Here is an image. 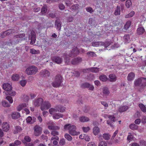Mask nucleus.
<instances>
[{
    "instance_id": "obj_60",
    "label": "nucleus",
    "mask_w": 146,
    "mask_h": 146,
    "mask_svg": "<svg viewBox=\"0 0 146 146\" xmlns=\"http://www.w3.org/2000/svg\"><path fill=\"white\" fill-rule=\"evenodd\" d=\"M118 132V130H116L113 133V134L112 136L111 139H113L116 136Z\"/></svg>"
},
{
    "instance_id": "obj_28",
    "label": "nucleus",
    "mask_w": 146,
    "mask_h": 146,
    "mask_svg": "<svg viewBox=\"0 0 146 146\" xmlns=\"http://www.w3.org/2000/svg\"><path fill=\"white\" fill-rule=\"evenodd\" d=\"M9 91V92H4L6 96L9 95L11 96H13L15 95L16 93L15 91L12 90H10Z\"/></svg>"
},
{
    "instance_id": "obj_64",
    "label": "nucleus",
    "mask_w": 146,
    "mask_h": 146,
    "mask_svg": "<svg viewBox=\"0 0 146 146\" xmlns=\"http://www.w3.org/2000/svg\"><path fill=\"white\" fill-rule=\"evenodd\" d=\"M47 11L46 8L44 7H43L42 9L41 13L42 14H44Z\"/></svg>"
},
{
    "instance_id": "obj_7",
    "label": "nucleus",
    "mask_w": 146,
    "mask_h": 146,
    "mask_svg": "<svg viewBox=\"0 0 146 146\" xmlns=\"http://www.w3.org/2000/svg\"><path fill=\"white\" fill-rule=\"evenodd\" d=\"M111 44L110 42H106L105 43L101 42H92V45L93 46L98 47L104 45L105 48H107V47L110 45ZM107 50H110V49L106 48Z\"/></svg>"
},
{
    "instance_id": "obj_18",
    "label": "nucleus",
    "mask_w": 146,
    "mask_h": 146,
    "mask_svg": "<svg viewBox=\"0 0 146 146\" xmlns=\"http://www.w3.org/2000/svg\"><path fill=\"white\" fill-rule=\"evenodd\" d=\"M42 102V99L41 98H38L35 100L33 102V104L36 106H37L41 104Z\"/></svg>"
},
{
    "instance_id": "obj_8",
    "label": "nucleus",
    "mask_w": 146,
    "mask_h": 146,
    "mask_svg": "<svg viewBox=\"0 0 146 146\" xmlns=\"http://www.w3.org/2000/svg\"><path fill=\"white\" fill-rule=\"evenodd\" d=\"M146 78H141L139 79L135 80L134 82V86L135 87L139 86L141 84L143 86H145L146 85Z\"/></svg>"
},
{
    "instance_id": "obj_15",
    "label": "nucleus",
    "mask_w": 146,
    "mask_h": 146,
    "mask_svg": "<svg viewBox=\"0 0 146 146\" xmlns=\"http://www.w3.org/2000/svg\"><path fill=\"white\" fill-rule=\"evenodd\" d=\"M51 134L53 136L51 138V140H52L54 139H56V140H58L59 137L58 136H56V135H58L59 134V133L58 131H53L51 133Z\"/></svg>"
},
{
    "instance_id": "obj_41",
    "label": "nucleus",
    "mask_w": 146,
    "mask_h": 146,
    "mask_svg": "<svg viewBox=\"0 0 146 146\" xmlns=\"http://www.w3.org/2000/svg\"><path fill=\"white\" fill-rule=\"evenodd\" d=\"M30 52L33 54H36L40 53V51L38 50H35L33 48H32L30 50Z\"/></svg>"
},
{
    "instance_id": "obj_38",
    "label": "nucleus",
    "mask_w": 146,
    "mask_h": 146,
    "mask_svg": "<svg viewBox=\"0 0 146 146\" xmlns=\"http://www.w3.org/2000/svg\"><path fill=\"white\" fill-rule=\"evenodd\" d=\"M135 12L133 11H131L129 13L125 15V17L126 18H131L133 17L135 15Z\"/></svg>"
},
{
    "instance_id": "obj_33",
    "label": "nucleus",
    "mask_w": 146,
    "mask_h": 146,
    "mask_svg": "<svg viewBox=\"0 0 146 146\" xmlns=\"http://www.w3.org/2000/svg\"><path fill=\"white\" fill-rule=\"evenodd\" d=\"M35 118H33L32 119V117L30 116L28 117L26 119L27 123H32L34 122L35 121Z\"/></svg>"
},
{
    "instance_id": "obj_55",
    "label": "nucleus",
    "mask_w": 146,
    "mask_h": 146,
    "mask_svg": "<svg viewBox=\"0 0 146 146\" xmlns=\"http://www.w3.org/2000/svg\"><path fill=\"white\" fill-rule=\"evenodd\" d=\"M55 25L57 27V29L58 30H60L61 28V25L60 22L57 21L55 22Z\"/></svg>"
},
{
    "instance_id": "obj_58",
    "label": "nucleus",
    "mask_w": 146,
    "mask_h": 146,
    "mask_svg": "<svg viewBox=\"0 0 146 146\" xmlns=\"http://www.w3.org/2000/svg\"><path fill=\"white\" fill-rule=\"evenodd\" d=\"M86 11L90 13H92L93 12V10L90 7H88L86 8Z\"/></svg>"
},
{
    "instance_id": "obj_36",
    "label": "nucleus",
    "mask_w": 146,
    "mask_h": 146,
    "mask_svg": "<svg viewBox=\"0 0 146 146\" xmlns=\"http://www.w3.org/2000/svg\"><path fill=\"white\" fill-rule=\"evenodd\" d=\"M110 80L111 82H114L116 80V77L114 74H111L109 76Z\"/></svg>"
},
{
    "instance_id": "obj_26",
    "label": "nucleus",
    "mask_w": 146,
    "mask_h": 146,
    "mask_svg": "<svg viewBox=\"0 0 146 146\" xmlns=\"http://www.w3.org/2000/svg\"><path fill=\"white\" fill-rule=\"evenodd\" d=\"M135 75L133 72L129 73L127 76V78L128 80L131 81L133 80L135 78Z\"/></svg>"
},
{
    "instance_id": "obj_5",
    "label": "nucleus",
    "mask_w": 146,
    "mask_h": 146,
    "mask_svg": "<svg viewBox=\"0 0 146 146\" xmlns=\"http://www.w3.org/2000/svg\"><path fill=\"white\" fill-rule=\"evenodd\" d=\"M62 78L60 75L56 76L54 82L52 83V86L54 87H57L60 86L62 81Z\"/></svg>"
},
{
    "instance_id": "obj_45",
    "label": "nucleus",
    "mask_w": 146,
    "mask_h": 146,
    "mask_svg": "<svg viewBox=\"0 0 146 146\" xmlns=\"http://www.w3.org/2000/svg\"><path fill=\"white\" fill-rule=\"evenodd\" d=\"M22 130V128L19 126H16L15 127V130L14 131V133H16Z\"/></svg>"
},
{
    "instance_id": "obj_29",
    "label": "nucleus",
    "mask_w": 146,
    "mask_h": 146,
    "mask_svg": "<svg viewBox=\"0 0 146 146\" xmlns=\"http://www.w3.org/2000/svg\"><path fill=\"white\" fill-rule=\"evenodd\" d=\"M1 104L2 106L4 107H9L11 106L10 104L5 100H2Z\"/></svg>"
},
{
    "instance_id": "obj_35",
    "label": "nucleus",
    "mask_w": 146,
    "mask_h": 146,
    "mask_svg": "<svg viewBox=\"0 0 146 146\" xmlns=\"http://www.w3.org/2000/svg\"><path fill=\"white\" fill-rule=\"evenodd\" d=\"M139 106L143 112H146V107L145 105L142 104H139Z\"/></svg>"
},
{
    "instance_id": "obj_24",
    "label": "nucleus",
    "mask_w": 146,
    "mask_h": 146,
    "mask_svg": "<svg viewBox=\"0 0 146 146\" xmlns=\"http://www.w3.org/2000/svg\"><path fill=\"white\" fill-rule=\"evenodd\" d=\"M100 129L98 127H95L93 129V133L94 135H96L100 133Z\"/></svg>"
},
{
    "instance_id": "obj_44",
    "label": "nucleus",
    "mask_w": 146,
    "mask_h": 146,
    "mask_svg": "<svg viewBox=\"0 0 146 146\" xmlns=\"http://www.w3.org/2000/svg\"><path fill=\"white\" fill-rule=\"evenodd\" d=\"M64 136L65 138L68 141H71L72 139V137L68 133L65 134Z\"/></svg>"
},
{
    "instance_id": "obj_54",
    "label": "nucleus",
    "mask_w": 146,
    "mask_h": 146,
    "mask_svg": "<svg viewBox=\"0 0 146 146\" xmlns=\"http://www.w3.org/2000/svg\"><path fill=\"white\" fill-rule=\"evenodd\" d=\"M27 83V81L25 80H23L20 81L21 85L23 87L25 86Z\"/></svg>"
},
{
    "instance_id": "obj_51",
    "label": "nucleus",
    "mask_w": 146,
    "mask_h": 146,
    "mask_svg": "<svg viewBox=\"0 0 146 146\" xmlns=\"http://www.w3.org/2000/svg\"><path fill=\"white\" fill-rule=\"evenodd\" d=\"M132 5V3L131 0H127L126 2L125 5L127 8H129Z\"/></svg>"
},
{
    "instance_id": "obj_3",
    "label": "nucleus",
    "mask_w": 146,
    "mask_h": 146,
    "mask_svg": "<svg viewBox=\"0 0 146 146\" xmlns=\"http://www.w3.org/2000/svg\"><path fill=\"white\" fill-rule=\"evenodd\" d=\"M38 68L34 66H29L26 69V73L28 75L35 74L38 71Z\"/></svg>"
},
{
    "instance_id": "obj_32",
    "label": "nucleus",
    "mask_w": 146,
    "mask_h": 146,
    "mask_svg": "<svg viewBox=\"0 0 146 146\" xmlns=\"http://www.w3.org/2000/svg\"><path fill=\"white\" fill-rule=\"evenodd\" d=\"M31 141V138L28 136H25L24 137V139L22 140V142L24 144H25L28 142H30Z\"/></svg>"
},
{
    "instance_id": "obj_2",
    "label": "nucleus",
    "mask_w": 146,
    "mask_h": 146,
    "mask_svg": "<svg viewBox=\"0 0 146 146\" xmlns=\"http://www.w3.org/2000/svg\"><path fill=\"white\" fill-rule=\"evenodd\" d=\"M26 78L25 76H24L22 72L18 73L13 74L11 76L12 80L13 81H19L20 78L24 79Z\"/></svg>"
},
{
    "instance_id": "obj_53",
    "label": "nucleus",
    "mask_w": 146,
    "mask_h": 146,
    "mask_svg": "<svg viewBox=\"0 0 146 146\" xmlns=\"http://www.w3.org/2000/svg\"><path fill=\"white\" fill-rule=\"evenodd\" d=\"M82 61V59L80 58H77L75 59L74 60L72 61V63L73 64H76L78 62Z\"/></svg>"
},
{
    "instance_id": "obj_17",
    "label": "nucleus",
    "mask_w": 146,
    "mask_h": 146,
    "mask_svg": "<svg viewBox=\"0 0 146 146\" xmlns=\"http://www.w3.org/2000/svg\"><path fill=\"white\" fill-rule=\"evenodd\" d=\"M14 32V31L13 30L9 29L7 30L1 34V36L2 38H3L7 35H9L12 33H13Z\"/></svg>"
},
{
    "instance_id": "obj_49",
    "label": "nucleus",
    "mask_w": 146,
    "mask_h": 146,
    "mask_svg": "<svg viewBox=\"0 0 146 146\" xmlns=\"http://www.w3.org/2000/svg\"><path fill=\"white\" fill-rule=\"evenodd\" d=\"M131 24V22L130 21H127L125 25L124 26V28L125 29H128L130 26Z\"/></svg>"
},
{
    "instance_id": "obj_48",
    "label": "nucleus",
    "mask_w": 146,
    "mask_h": 146,
    "mask_svg": "<svg viewBox=\"0 0 146 146\" xmlns=\"http://www.w3.org/2000/svg\"><path fill=\"white\" fill-rule=\"evenodd\" d=\"M107 142L104 141H101L98 143V146H107Z\"/></svg>"
},
{
    "instance_id": "obj_6",
    "label": "nucleus",
    "mask_w": 146,
    "mask_h": 146,
    "mask_svg": "<svg viewBox=\"0 0 146 146\" xmlns=\"http://www.w3.org/2000/svg\"><path fill=\"white\" fill-rule=\"evenodd\" d=\"M104 117L106 118L108 117L109 119L107 121V124L110 125L111 127L114 128V126L113 123L115 121V118L113 115H104Z\"/></svg>"
},
{
    "instance_id": "obj_50",
    "label": "nucleus",
    "mask_w": 146,
    "mask_h": 146,
    "mask_svg": "<svg viewBox=\"0 0 146 146\" xmlns=\"http://www.w3.org/2000/svg\"><path fill=\"white\" fill-rule=\"evenodd\" d=\"M133 138V136L130 133H128V135L127 137V140L129 142Z\"/></svg>"
},
{
    "instance_id": "obj_9",
    "label": "nucleus",
    "mask_w": 146,
    "mask_h": 146,
    "mask_svg": "<svg viewBox=\"0 0 146 146\" xmlns=\"http://www.w3.org/2000/svg\"><path fill=\"white\" fill-rule=\"evenodd\" d=\"M102 70V69L101 68H92L84 69L83 70V72H93L97 73Z\"/></svg>"
},
{
    "instance_id": "obj_4",
    "label": "nucleus",
    "mask_w": 146,
    "mask_h": 146,
    "mask_svg": "<svg viewBox=\"0 0 146 146\" xmlns=\"http://www.w3.org/2000/svg\"><path fill=\"white\" fill-rule=\"evenodd\" d=\"M57 109H55L54 108H52L49 110V112L50 113L53 115V118L54 119H58L60 117H62L63 115H62L59 113H57Z\"/></svg>"
},
{
    "instance_id": "obj_56",
    "label": "nucleus",
    "mask_w": 146,
    "mask_h": 146,
    "mask_svg": "<svg viewBox=\"0 0 146 146\" xmlns=\"http://www.w3.org/2000/svg\"><path fill=\"white\" fill-rule=\"evenodd\" d=\"M83 131L84 132H88L90 129V128L89 127H83L82 128Z\"/></svg>"
},
{
    "instance_id": "obj_42",
    "label": "nucleus",
    "mask_w": 146,
    "mask_h": 146,
    "mask_svg": "<svg viewBox=\"0 0 146 146\" xmlns=\"http://www.w3.org/2000/svg\"><path fill=\"white\" fill-rule=\"evenodd\" d=\"M103 137L105 140H108L110 138V135L108 133H105L103 134Z\"/></svg>"
},
{
    "instance_id": "obj_22",
    "label": "nucleus",
    "mask_w": 146,
    "mask_h": 146,
    "mask_svg": "<svg viewBox=\"0 0 146 146\" xmlns=\"http://www.w3.org/2000/svg\"><path fill=\"white\" fill-rule=\"evenodd\" d=\"M145 30L143 27H139L137 30V33L138 35H142L145 32Z\"/></svg>"
},
{
    "instance_id": "obj_40",
    "label": "nucleus",
    "mask_w": 146,
    "mask_h": 146,
    "mask_svg": "<svg viewBox=\"0 0 146 146\" xmlns=\"http://www.w3.org/2000/svg\"><path fill=\"white\" fill-rule=\"evenodd\" d=\"M56 109L58 111L60 112H63L65 110V108L61 106H58L57 107H56Z\"/></svg>"
},
{
    "instance_id": "obj_1",
    "label": "nucleus",
    "mask_w": 146,
    "mask_h": 146,
    "mask_svg": "<svg viewBox=\"0 0 146 146\" xmlns=\"http://www.w3.org/2000/svg\"><path fill=\"white\" fill-rule=\"evenodd\" d=\"M76 129L75 126L70 124H66L64 126V130L68 131L69 133L72 136L77 135L80 134V132L77 131Z\"/></svg>"
},
{
    "instance_id": "obj_16",
    "label": "nucleus",
    "mask_w": 146,
    "mask_h": 146,
    "mask_svg": "<svg viewBox=\"0 0 146 146\" xmlns=\"http://www.w3.org/2000/svg\"><path fill=\"white\" fill-rule=\"evenodd\" d=\"M31 36L29 35V38L31 39V42H30V44H33L35 43V33L33 32H32L31 33Z\"/></svg>"
},
{
    "instance_id": "obj_30",
    "label": "nucleus",
    "mask_w": 146,
    "mask_h": 146,
    "mask_svg": "<svg viewBox=\"0 0 146 146\" xmlns=\"http://www.w3.org/2000/svg\"><path fill=\"white\" fill-rule=\"evenodd\" d=\"M79 120L81 122H84L89 121L90 119L88 117L82 116L79 118Z\"/></svg>"
},
{
    "instance_id": "obj_27",
    "label": "nucleus",
    "mask_w": 146,
    "mask_h": 146,
    "mask_svg": "<svg viewBox=\"0 0 146 146\" xmlns=\"http://www.w3.org/2000/svg\"><path fill=\"white\" fill-rule=\"evenodd\" d=\"M128 108V107L127 106H121L119 108V111L120 112H123L126 111Z\"/></svg>"
},
{
    "instance_id": "obj_61",
    "label": "nucleus",
    "mask_w": 146,
    "mask_h": 146,
    "mask_svg": "<svg viewBox=\"0 0 146 146\" xmlns=\"http://www.w3.org/2000/svg\"><path fill=\"white\" fill-rule=\"evenodd\" d=\"M87 146H96V145L94 142L92 141L88 143Z\"/></svg>"
},
{
    "instance_id": "obj_39",
    "label": "nucleus",
    "mask_w": 146,
    "mask_h": 146,
    "mask_svg": "<svg viewBox=\"0 0 146 146\" xmlns=\"http://www.w3.org/2000/svg\"><path fill=\"white\" fill-rule=\"evenodd\" d=\"M85 86L89 88V89L90 90H93L94 87L93 85H91L88 83H86L84 84Z\"/></svg>"
},
{
    "instance_id": "obj_25",
    "label": "nucleus",
    "mask_w": 146,
    "mask_h": 146,
    "mask_svg": "<svg viewBox=\"0 0 146 146\" xmlns=\"http://www.w3.org/2000/svg\"><path fill=\"white\" fill-rule=\"evenodd\" d=\"M72 52L75 55H76L78 54L79 52H85V51H84V50L82 49H80V50H78V49L76 47L73 50Z\"/></svg>"
},
{
    "instance_id": "obj_47",
    "label": "nucleus",
    "mask_w": 146,
    "mask_h": 146,
    "mask_svg": "<svg viewBox=\"0 0 146 146\" xmlns=\"http://www.w3.org/2000/svg\"><path fill=\"white\" fill-rule=\"evenodd\" d=\"M129 127L131 129L137 130L138 129V126L134 124H132L129 125Z\"/></svg>"
},
{
    "instance_id": "obj_19",
    "label": "nucleus",
    "mask_w": 146,
    "mask_h": 146,
    "mask_svg": "<svg viewBox=\"0 0 146 146\" xmlns=\"http://www.w3.org/2000/svg\"><path fill=\"white\" fill-rule=\"evenodd\" d=\"M79 137L80 139H84L86 141H89L90 139L89 137L85 134H82L80 135Z\"/></svg>"
},
{
    "instance_id": "obj_34",
    "label": "nucleus",
    "mask_w": 146,
    "mask_h": 146,
    "mask_svg": "<svg viewBox=\"0 0 146 146\" xmlns=\"http://www.w3.org/2000/svg\"><path fill=\"white\" fill-rule=\"evenodd\" d=\"M53 61L57 64H60L61 62V59L59 57H54L52 58Z\"/></svg>"
},
{
    "instance_id": "obj_43",
    "label": "nucleus",
    "mask_w": 146,
    "mask_h": 146,
    "mask_svg": "<svg viewBox=\"0 0 146 146\" xmlns=\"http://www.w3.org/2000/svg\"><path fill=\"white\" fill-rule=\"evenodd\" d=\"M99 78L103 82L106 81L108 79L107 77L104 75H102L100 76Z\"/></svg>"
},
{
    "instance_id": "obj_21",
    "label": "nucleus",
    "mask_w": 146,
    "mask_h": 146,
    "mask_svg": "<svg viewBox=\"0 0 146 146\" xmlns=\"http://www.w3.org/2000/svg\"><path fill=\"white\" fill-rule=\"evenodd\" d=\"M41 75L44 76H48L50 75V72L47 70H42L40 72Z\"/></svg>"
},
{
    "instance_id": "obj_62",
    "label": "nucleus",
    "mask_w": 146,
    "mask_h": 146,
    "mask_svg": "<svg viewBox=\"0 0 146 146\" xmlns=\"http://www.w3.org/2000/svg\"><path fill=\"white\" fill-rule=\"evenodd\" d=\"M60 144L61 145H64L65 143V140L64 139L60 140Z\"/></svg>"
},
{
    "instance_id": "obj_10",
    "label": "nucleus",
    "mask_w": 146,
    "mask_h": 146,
    "mask_svg": "<svg viewBox=\"0 0 146 146\" xmlns=\"http://www.w3.org/2000/svg\"><path fill=\"white\" fill-rule=\"evenodd\" d=\"M3 88L6 91L5 92H9L10 90H12V84L8 83H5L3 85Z\"/></svg>"
},
{
    "instance_id": "obj_23",
    "label": "nucleus",
    "mask_w": 146,
    "mask_h": 146,
    "mask_svg": "<svg viewBox=\"0 0 146 146\" xmlns=\"http://www.w3.org/2000/svg\"><path fill=\"white\" fill-rule=\"evenodd\" d=\"M27 104L25 103H23L20 104L17 108V109L18 111H20L22 109L25 107H27Z\"/></svg>"
},
{
    "instance_id": "obj_63",
    "label": "nucleus",
    "mask_w": 146,
    "mask_h": 146,
    "mask_svg": "<svg viewBox=\"0 0 146 146\" xmlns=\"http://www.w3.org/2000/svg\"><path fill=\"white\" fill-rule=\"evenodd\" d=\"M72 0H66V5L68 6H70V4L72 1Z\"/></svg>"
},
{
    "instance_id": "obj_52",
    "label": "nucleus",
    "mask_w": 146,
    "mask_h": 146,
    "mask_svg": "<svg viewBox=\"0 0 146 146\" xmlns=\"http://www.w3.org/2000/svg\"><path fill=\"white\" fill-rule=\"evenodd\" d=\"M5 99L9 101L10 104H12L13 103V100L11 96H7L5 98Z\"/></svg>"
},
{
    "instance_id": "obj_13",
    "label": "nucleus",
    "mask_w": 146,
    "mask_h": 146,
    "mask_svg": "<svg viewBox=\"0 0 146 146\" xmlns=\"http://www.w3.org/2000/svg\"><path fill=\"white\" fill-rule=\"evenodd\" d=\"M42 128L41 127L38 126H36L34 128V134L36 136H38L40 135L41 133Z\"/></svg>"
},
{
    "instance_id": "obj_59",
    "label": "nucleus",
    "mask_w": 146,
    "mask_h": 146,
    "mask_svg": "<svg viewBox=\"0 0 146 146\" xmlns=\"http://www.w3.org/2000/svg\"><path fill=\"white\" fill-rule=\"evenodd\" d=\"M141 122L142 123L145 124L146 123V116H143L142 117Z\"/></svg>"
},
{
    "instance_id": "obj_31",
    "label": "nucleus",
    "mask_w": 146,
    "mask_h": 146,
    "mask_svg": "<svg viewBox=\"0 0 146 146\" xmlns=\"http://www.w3.org/2000/svg\"><path fill=\"white\" fill-rule=\"evenodd\" d=\"M120 7L117 6L115 9L114 14L116 16L119 15L120 14Z\"/></svg>"
},
{
    "instance_id": "obj_57",
    "label": "nucleus",
    "mask_w": 146,
    "mask_h": 146,
    "mask_svg": "<svg viewBox=\"0 0 146 146\" xmlns=\"http://www.w3.org/2000/svg\"><path fill=\"white\" fill-rule=\"evenodd\" d=\"M78 5L77 4L73 5L71 7V9L73 11H74L77 9L78 8Z\"/></svg>"
},
{
    "instance_id": "obj_11",
    "label": "nucleus",
    "mask_w": 146,
    "mask_h": 146,
    "mask_svg": "<svg viewBox=\"0 0 146 146\" xmlns=\"http://www.w3.org/2000/svg\"><path fill=\"white\" fill-rule=\"evenodd\" d=\"M51 106V105L49 102L47 101L42 103L41 107V110L43 111L48 109Z\"/></svg>"
},
{
    "instance_id": "obj_20",
    "label": "nucleus",
    "mask_w": 146,
    "mask_h": 146,
    "mask_svg": "<svg viewBox=\"0 0 146 146\" xmlns=\"http://www.w3.org/2000/svg\"><path fill=\"white\" fill-rule=\"evenodd\" d=\"M20 116V114L19 112H13L11 114V117L13 119H17Z\"/></svg>"
},
{
    "instance_id": "obj_37",
    "label": "nucleus",
    "mask_w": 146,
    "mask_h": 146,
    "mask_svg": "<svg viewBox=\"0 0 146 146\" xmlns=\"http://www.w3.org/2000/svg\"><path fill=\"white\" fill-rule=\"evenodd\" d=\"M110 92L108 88L104 87L103 88V94L104 96H107L110 94Z\"/></svg>"
},
{
    "instance_id": "obj_12",
    "label": "nucleus",
    "mask_w": 146,
    "mask_h": 146,
    "mask_svg": "<svg viewBox=\"0 0 146 146\" xmlns=\"http://www.w3.org/2000/svg\"><path fill=\"white\" fill-rule=\"evenodd\" d=\"M48 125H49L48 126V129L50 130H58L59 129V127L57 126H54V123L51 121L48 123Z\"/></svg>"
},
{
    "instance_id": "obj_14",
    "label": "nucleus",
    "mask_w": 146,
    "mask_h": 146,
    "mask_svg": "<svg viewBox=\"0 0 146 146\" xmlns=\"http://www.w3.org/2000/svg\"><path fill=\"white\" fill-rule=\"evenodd\" d=\"M10 127V125L8 123L4 122L2 124V128L4 131H8Z\"/></svg>"
},
{
    "instance_id": "obj_46",
    "label": "nucleus",
    "mask_w": 146,
    "mask_h": 146,
    "mask_svg": "<svg viewBox=\"0 0 146 146\" xmlns=\"http://www.w3.org/2000/svg\"><path fill=\"white\" fill-rule=\"evenodd\" d=\"M21 144V142L19 140H16L14 143H12L10 144V146H17Z\"/></svg>"
}]
</instances>
